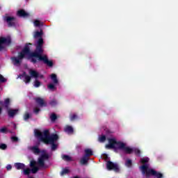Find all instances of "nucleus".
<instances>
[{"instance_id": "1", "label": "nucleus", "mask_w": 178, "mask_h": 178, "mask_svg": "<svg viewBox=\"0 0 178 178\" xmlns=\"http://www.w3.org/2000/svg\"><path fill=\"white\" fill-rule=\"evenodd\" d=\"M44 32H42V29L40 31L35 32L33 35L34 38H39L36 43V48L34 51H31L30 49V47L29 45H33L31 43H28L25 45L24 49L18 53L17 57H11V60L14 65V66H20L22 65V62L26 56H28L26 59L30 60L31 63L35 64L38 61H42L49 66V67H52L54 66V61L49 60L48 59V56L47 55L42 56L44 54V49L42 47L44 46V39H42V35Z\"/></svg>"}, {"instance_id": "2", "label": "nucleus", "mask_w": 178, "mask_h": 178, "mask_svg": "<svg viewBox=\"0 0 178 178\" xmlns=\"http://www.w3.org/2000/svg\"><path fill=\"white\" fill-rule=\"evenodd\" d=\"M35 136L37 138H39L42 143L46 144V145H51V151H56L58 145L55 143L59 140V136L56 134H49V130L45 129L43 132L40 131L38 129L35 130Z\"/></svg>"}, {"instance_id": "3", "label": "nucleus", "mask_w": 178, "mask_h": 178, "mask_svg": "<svg viewBox=\"0 0 178 178\" xmlns=\"http://www.w3.org/2000/svg\"><path fill=\"white\" fill-rule=\"evenodd\" d=\"M140 172L143 176H145L146 178H149L151 176H156L157 178L163 177V175L161 172H156L152 168H149V165H143L139 167Z\"/></svg>"}, {"instance_id": "4", "label": "nucleus", "mask_w": 178, "mask_h": 178, "mask_svg": "<svg viewBox=\"0 0 178 178\" xmlns=\"http://www.w3.org/2000/svg\"><path fill=\"white\" fill-rule=\"evenodd\" d=\"M49 159V155L48 154H43L38 160V165L40 168H44V169L48 168V165H45V160Z\"/></svg>"}, {"instance_id": "5", "label": "nucleus", "mask_w": 178, "mask_h": 178, "mask_svg": "<svg viewBox=\"0 0 178 178\" xmlns=\"http://www.w3.org/2000/svg\"><path fill=\"white\" fill-rule=\"evenodd\" d=\"M12 40L10 38H0V51H3L5 49V45H10Z\"/></svg>"}, {"instance_id": "6", "label": "nucleus", "mask_w": 178, "mask_h": 178, "mask_svg": "<svg viewBox=\"0 0 178 178\" xmlns=\"http://www.w3.org/2000/svg\"><path fill=\"white\" fill-rule=\"evenodd\" d=\"M106 168L108 170H114L115 172H119V167L118 166V164L114 163L111 161H107Z\"/></svg>"}, {"instance_id": "7", "label": "nucleus", "mask_w": 178, "mask_h": 178, "mask_svg": "<svg viewBox=\"0 0 178 178\" xmlns=\"http://www.w3.org/2000/svg\"><path fill=\"white\" fill-rule=\"evenodd\" d=\"M118 141L115 138H108V144L106 145L108 149H115Z\"/></svg>"}, {"instance_id": "8", "label": "nucleus", "mask_w": 178, "mask_h": 178, "mask_svg": "<svg viewBox=\"0 0 178 178\" xmlns=\"http://www.w3.org/2000/svg\"><path fill=\"white\" fill-rule=\"evenodd\" d=\"M15 17L5 16L3 17L4 22H6L8 24V27H13L15 26Z\"/></svg>"}, {"instance_id": "9", "label": "nucleus", "mask_w": 178, "mask_h": 178, "mask_svg": "<svg viewBox=\"0 0 178 178\" xmlns=\"http://www.w3.org/2000/svg\"><path fill=\"white\" fill-rule=\"evenodd\" d=\"M18 77H19V79L24 78V81L26 84H29V83L31 81V76L28 75L26 72H24L22 74H19Z\"/></svg>"}, {"instance_id": "10", "label": "nucleus", "mask_w": 178, "mask_h": 178, "mask_svg": "<svg viewBox=\"0 0 178 178\" xmlns=\"http://www.w3.org/2000/svg\"><path fill=\"white\" fill-rule=\"evenodd\" d=\"M0 105L2 106V108H5V109L8 111L10 105V99L7 98L4 100V102L0 101Z\"/></svg>"}, {"instance_id": "11", "label": "nucleus", "mask_w": 178, "mask_h": 178, "mask_svg": "<svg viewBox=\"0 0 178 178\" xmlns=\"http://www.w3.org/2000/svg\"><path fill=\"white\" fill-rule=\"evenodd\" d=\"M7 112L9 118H15V115H17V113H19V109L8 108L7 110Z\"/></svg>"}, {"instance_id": "12", "label": "nucleus", "mask_w": 178, "mask_h": 178, "mask_svg": "<svg viewBox=\"0 0 178 178\" xmlns=\"http://www.w3.org/2000/svg\"><path fill=\"white\" fill-rule=\"evenodd\" d=\"M35 101L38 105L40 106L41 107L42 106H47V103L43 100L42 98L41 97H36L35 99Z\"/></svg>"}, {"instance_id": "13", "label": "nucleus", "mask_w": 178, "mask_h": 178, "mask_svg": "<svg viewBox=\"0 0 178 178\" xmlns=\"http://www.w3.org/2000/svg\"><path fill=\"white\" fill-rule=\"evenodd\" d=\"M17 16H19V17H29L30 14L26 13L24 10H19L17 11Z\"/></svg>"}, {"instance_id": "14", "label": "nucleus", "mask_w": 178, "mask_h": 178, "mask_svg": "<svg viewBox=\"0 0 178 178\" xmlns=\"http://www.w3.org/2000/svg\"><path fill=\"white\" fill-rule=\"evenodd\" d=\"M124 145H126V143L121 142V141H117L115 149H122L123 150V149L124 148Z\"/></svg>"}, {"instance_id": "15", "label": "nucleus", "mask_w": 178, "mask_h": 178, "mask_svg": "<svg viewBox=\"0 0 178 178\" xmlns=\"http://www.w3.org/2000/svg\"><path fill=\"white\" fill-rule=\"evenodd\" d=\"M122 151H124L125 154H133L134 149L131 148L130 147H126V145H125L124 146V148L122 149Z\"/></svg>"}, {"instance_id": "16", "label": "nucleus", "mask_w": 178, "mask_h": 178, "mask_svg": "<svg viewBox=\"0 0 178 178\" xmlns=\"http://www.w3.org/2000/svg\"><path fill=\"white\" fill-rule=\"evenodd\" d=\"M50 77L51 79V81L55 86H56V84H58L59 81L58 80V76L56 74H51Z\"/></svg>"}, {"instance_id": "17", "label": "nucleus", "mask_w": 178, "mask_h": 178, "mask_svg": "<svg viewBox=\"0 0 178 178\" xmlns=\"http://www.w3.org/2000/svg\"><path fill=\"white\" fill-rule=\"evenodd\" d=\"M64 131L67 133V134H73L74 130L71 126L67 125L64 129Z\"/></svg>"}, {"instance_id": "18", "label": "nucleus", "mask_w": 178, "mask_h": 178, "mask_svg": "<svg viewBox=\"0 0 178 178\" xmlns=\"http://www.w3.org/2000/svg\"><path fill=\"white\" fill-rule=\"evenodd\" d=\"M29 74L31 77H34V79H38V76H40V74L35 70H29Z\"/></svg>"}, {"instance_id": "19", "label": "nucleus", "mask_w": 178, "mask_h": 178, "mask_svg": "<svg viewBox=\"0 0 178 178\" xmlns=\"http://www.w3.org/2000/svg\"><path fill=\"white\" fill-rule=\"evenodd\" d=\"M15 167L17 170H23L26 168V165L22 163H16Z\"/></svg>"}, {"instance_id": "20", "label": "nucleus", "mask_w": 178, "mask_h": 178, "mask_svg": "<svg viewBox=\"0 0 178 178\" xmlns=\"http://www.w3.org/2000/svg\"><path fill=\"white\" fill-rule=\"evenodd\" d=\"M84 152V156H86V158H88L89 156H92V155H94L92 150H91V149H86Z\"/></svg>"}, {"instance_id": "21", "label": "nucleus", "mask_w": 178, "mask_h": 178, "mask_svg": "<svg viewBox=\"0 0 178 178\" xmlns=\"http://www.w3.org/2000/svg\"><path fill=\"white\" fill-rule=\"evenodd\" d=\"M61 158L63 161H65V162H72V157H70V156L69 155H66V154H63L61 156Z\"/></svg>"}, {"instance_id": "22", "label": "nucleus", "mask_w": 178, "mask_h": 178, "mask_svg": "<svg viewBox=\"0 0 178 178\" xmlns=\"http://www.w3.org/2000/svg\"><path fill=\"white\" fill-rule=\"evenodd\" d=\"M81 165H87L88 163V157L83 156L80 160Z\"/></svg>"}, {"instance_id": "23", "label": "nucleus", "mask_w": 178, "mask_h": 178, "mask_svg": "<svg viewBox=\"0 0 178 178\" xmlns=\"http://www.w3.org/2000/svg\"><path fill=\"white\" fill-rule=\"evenodd\" d=\"M148 162H149V158L148 157L140 159V163H142L143 165H148V164H145V163H148Z\"/></svg>"}, {"instance_id": "24", "label": "nucleus", "mask_w": 178, "mask_h": 178, "mask_svg": "<svg viewBox=\"0 0 178 178\" xmlns=\"http://www.w3.org/2000/svg\"><path fill=\"white\" fill-rule=\"evenodd\" d=\"M31 151H33V152L35 153V154H40V152H41V151L40 150V149L37 146L32 147H31Z\"/></svg>"}, {"instance_id": "25", "label": "nucleus", "mask_w": 178, "mask_h": 178, "mask_svg": "<svg viewBox=\"0 0 178 178\" xmlns=\"http://www.w3.org/2000/svg\"><path fill=\"white\" fill-rule=\"evenodd\" d=\"M47 88H49V90H51V91H55V90H56V87H55L54 83H49L47 86Z\"/></svg>"}, {"instance_id": "26", "label": "nucleus", "mask_w": 178, "mask_h": 178, "mask_svg": "<svg viewBox=\"0 0 178 178\" xmlns=\"http://www.w3.org/2000/svg\"><path fill=\"white\" fill-rule=\"evenodd\" d=\"M70 171L69 170V169L67 168H64L63 169V170L60 172V176H65V175H68V173Z\"/></svg>"}, {"instance_id": "27", "label": "nucleus", "mask_w": 178, "mask_h": 178, "mask_svg": "<svg viewBox=\"0 0 178 178\" xmlns=\"http://www.w3.org/2000/svg\"><path fill=\"white\" fill-rule=\"evenodd\" d=\"M31 173V169L30 168L24 169V175L25 176H29V175H30Z\"/></svg>"}, {"instance_id": "28", "label": "nucleus", "mask_w": 178, "mask_h": 178, "mask_svg": "<svg viewBox=\"0 0 178 178\" xmlns=\"http://www.w3.org/2000/svg\"><path fill=\"white\" fill-rule=\"evenodd\" d=\"M99 143H105L106 141V136L105 135H102L99 138Z\"/></svg>"}, {"instance_id": "29", "label": "nucleus", "mask_w": 178, "mask_h": 178, "mask_svg": "<svg viewBox=\"0 0 178 178\" xmlns=\"http://www.w3.org/2000/svg\"><path fill=\"white\" fill-rule=\"evenodd\" d=\"M38 170H40V168L38 167H32V169L31 170V172L33 174L35 175V173H37V172H38Z\"/></svg>"}, {"instance_id": "30", "label": "nucleus", "mask_w": 178, "mask_h": 178, "mask_svg": "<svg viewBox=\"0 0 178 178\" xmlns=\"http://www.w3.org/2000/svg\"><path fill=\"white\" fill-rule=\"evenodd\" d=\"M77 115L76 114H71L70 115V119L71 120V122H73L74 120H76V119H77Z\"/></svg>"}, {"instance_id": "31", "label": "nucleus", "mask_w": 178, "mask_h": 178, "mask_svg": "<svg viewBox=\"0 0 178 178\" xmlns=\"http://www.w3.org/2000/svg\"><path fill=\"white\" fill-rule=\"evenodd\" d=\"M134 152L138 156H140L141 155V151L138 148L134 149Z\"/></svg>"}, {"instance_id": "32", "label": "nucleus", "mask_w": 178, "mask_h": 178, "mask_svg": "<svg viewBox=\"0 0 178 178\" xmlns=\"http://www.w3.org/2000/svg\"><path fill=\"white\" fill-rule=\"evenodd\" d=\"M50 119H51V122H55V120H56V119H58V116H56V114L52 113L50 116Z\"/></svg>"}, {"instance_id": "33", "label": "nucleus", "mask_w": 178, "mask_h": 178, "mask_svg": "<svg viewBox=\"0 0 178 178\" xmlns=\"http://www.w3.org/2000/svg\"><path fill=\"white\" fill-rule=\"evenodd\" d=\"M126 166H127V168H131V165H132V161L131 159H127L126 163H125Z\"/></svg>"}, {"instance_id": "34", "label": "nucleus", "mask_w": 178, "mask_h": 178, "mask_svg": "<svg viewBox=\"0 0 178 178\" xmlns=\"http://www.w3.org/2000/svg\"><path fill=\"white\" fill-rule=\"evenodd\" d=\"M6 81H8L6 78L3 77L2 74H0V83H6Z\"/></svg>"}, {"instance_id": "35", "label": "nucleus", "mask_w": 178, "mask_h": 178, "mask_svg": "<svg viewBox=\"0 0 178 178\" xmlns=\"http://www.w3.org/2000/svg\"><path fill=\"white\" fill-rule=\"evenodd\" d=\"M6 148H8V145H6V144L5 143L0 144V149L5 150L6 149Z\"/></svg>"}, {"instance_id": "36", "label": "nucleus", "mask_w": 178, "mask_h": 178, "mask_svg": "<svg viewBox=\"0 0 178 178\" xmlns=\"http://www.w3.org/2000/svg\"><path fill=\"white\" fill-rule=\"evenodd\" d=\"M40 86H41V82H40V81H38V80H35V81L34 86H35L36 88H38V87H40Z\"/></svg>"}, {"instance_id": "37", "label": "nucleus", "mask_w": 178, "mask_h": 178, "mask_svg": "<svg viewBox=\"0 0 178 178\" xmlns=\"http://www.w3.org/2000/svg\"><path fill=\"white\" fill-rule=\"evenodd\" d=\"M35 165H37V162L35 161H31L30 168H35L36 167Z\"/></svg>"}, {"instance_id": "38", "label": "nucleus", "mask_w": 178, "mask_h": 178, "mask_svg": "<svg viewBox=\"0 0 178 178\" xmlns=\"http://www.w3.org/2000/svg\"><path fill=\"white\" fill-rule=\"evenodd\" d=\"M34 26H35V27H40V26H41V22L39 20H35Z\"/></svg>"}, {"instance_id": "39", "label": "nucleus", "mask_w": 178, "mask_h": 178, "mask_svg": "<svg viewBox=\"0 0 178 178\" xmlns=\"http://www.w3.org/2000/svg\"><path fill=\"white\" fill-rule=\"evenodd\" d=\"M30 119V114L29 113H26L24 115V120H29Z\"/></svg>"}, {"instance_id": "40", "label": "nucleus", "mask_w": 178, "mask_h": 178, "mask_svg": "<svg viewBox=\"0 0 178 178\" xmlns=\"http://www.w3.org/2000/svg\"><path fill=\"white\" fill-rule=\"evenodd\" d=\"M11 140L13 141V143H17V141H19V138L16 136H12Z\"/></svg>"}, {"instance_id": "41", "label": "nucleus", "mask_w": 178, "mask_h": 178, "mask_svg": "<svg viewBox=\"0 0 178 178\" xmlns=\"http://www.w3.org/2000/svg\"><path fill=\"white\" fill-rule=\"evenodd\" d=\"M40 111L41 110L39 108H35L33 112L35 113V115H38V113H40Z\"/></svg>"}, {"instance_id": "42", "label": "nucleus", "mask_w": 178, "mask_h": 178, "mask_svg": "<svg viewBox=\"0 0 178 178\" xmlns=\"http://www.w3.org/2000/svg\"><path fill=\"white\" fill-rule=\"evenodd\" d=\"M8 131V129L6 127H3L0 129V133H6Z\"/></svg>"}, {"instance_id": "43", "label": "nucleus", "mask_w": 178, "mask_h": 178, "mask_svg": "<svg viewBox=\"0 0 178 178\" xmlns=\"http://www.w3.org/2000/svg\"><path fill=\"white\" fill-rule=\"evenodd\" d=\"M56 104H58V102H56V100H51L50 102V105H51V106H55V105H56Z\"/></svg>"}, {"instance_id": "44", "label": "nucleus", "mask_w": 178, "mask_h": 178, "mask_svg": "<svg viewBox=\"0 0 178 178\" xmlns=\"http://www.w3.org/2000/svg\"><path fill=\"white\" fill-rule=\"evenodd\" d=\"M6 169H7V170H12V165H8L6 166Z\"/></svg>"}, {"instance_id": "45", "label": "nucleus", "mask_w": 178, "mask_h": 178, "mask_svg": "<svg viewBox=\"0 0 178 178\" xmlns=\"http://www.w3.org/2000/svg\"><path fill=\"white\" fill-rule=\"evenodd\" d=\"M1 113H2V108L1 107H0V115H1Z\"/></svg>"}]
</instances>
